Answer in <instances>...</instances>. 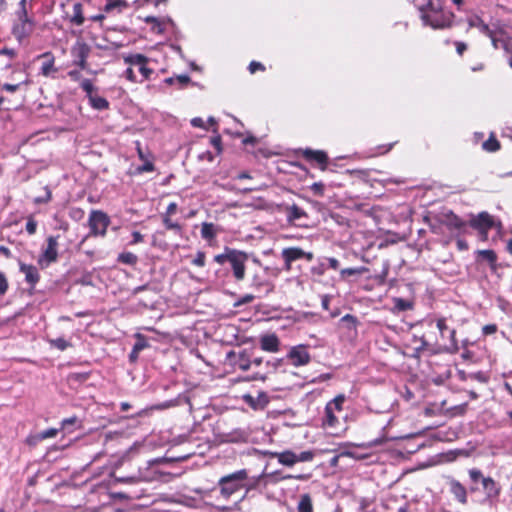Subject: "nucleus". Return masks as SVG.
Wrapping results in <instances>:
<instances>
[{
    "label": "nucleus",
    "mask_w": 512,
    "mask_h": 512,
    "mask_svg": "<svg viewBox=\"0 0 512 512\" xmlns=\"http://www.w3.org/2000/svg\"><path fill=\"white\" fill-rule=\"evenodd\" d=\"M421 13L424 25L433 29H444L451 25L453 14L441 8L439 0H413Z\"/></svg>",
    "instance_id": "nucleus-1"
},
{
    "label": "nucleus",
    "mask_w": 512,
    "mask_h": 512,
    "mask_svg": "<svg viewBox=\"0 0 512 512\" xmlns=\"http://www.w3.org/2000/svg\"><path fill=\"white\" fill-rule=\"evenodd\" d=\"M470 27L477 28L482 34L491 39L494 48H503L509 54V63L512 59V38L508 36L504 29H492L478 16H472L468 19Z\"/></svg>",
    "instance_id": "nucleus-2"
},
{
    "label": "nucleus",
    "mask_w": 512,
    "mask_h": 512,
    "mask_svg": "<svg viewBox=\"0 0 512 512\" xmlns=\"http://www.w3.org/2000/svg\"><path fill=\"white\" fill-rule=\"evenodd\" d=\"M26 6V0H21L11 28V33L19 44H23L35 30V21L28 15Z\"/></svg>",
    "instance_id": "nucleus-3"
},
{
    "label": "nucleus",
    "mask_w": 512,
    "mask_h": 512,
    "mask_svg": "<svg viewBox=\"0 0 512 512\" xmlns=\"http://www.w3.org/2000/svg\"><path fill=\"white\" fill-rule=\"evenodd\" d=\"M125 64L128 68L124 71L123 76L131 82L142 83L149 79L153 74L148 64V58L142 54H131L124 57Z\"/></svg>",
    "instance_id": "nucleus-4"
},
{
    "label": "nucleus",
    "mask_w": 512,
    "mask_h": 512,
    "mask_svg": "<svg viewBox=\"0 0 512 512\" xmlns=\"http://www.w3.org/2000/svg\"><path fill=\"white\" fill-rule=\"evenodd\" d=\"M248 473L245 469L238 470L229 475L223 476L218 481L219 493L221 497L228 500L233 494L243 488L247 490L253 488V485L247 483Z\"/></svg>",
    "instance_id": "nucleus-5"
},
{
    "label": "nucleus",
    "mask_w": 512,
    "mask_h": 512,
    "mask_svg": "<svg viewBox=\"0 0 512 512\" xmlns=\"http://www.w3.org/2000/svg\"><path fill=\"white\" fill-rule=\"evenodd\" d=\"M248 254L244 251L225 247L222 254H218L214 257V261L220 265L225 262H229L233 272V276L237 281H242L245 278L246 262L248 260Z\"/></svg>",
    "instance_id": "nucleus-6"
},
{
    "label": "nucleus",
    "mask_w": 512,
    "mask_h": 512,
    "mask_svg": "<svg viewBox=\"0 0 512 512\" xmlns=\"http://www.w3.org/2000/svg\"><path fill=\"white\" fill-rule=\"evenodd\" d=\"M109 223V218L105 213L98 210L92 211L89 216L90 233L95 236H104Z\"/></svg>",
    "instance_id": "nucleus-7"
},
{
    "label": "nucleus",
    "mask_w": 512,
    "mask_h": 512,
    "mask_svg": "<svg viewBox=\"0 0 512 512\" xmlns=\"http://www.w3.org/2000/svg\"><path fill=\"white\" fill-rule=\"evenodd\" d=\"M281 256L284 260L286 271L291 270V265L296 260L305 258L308 261H311L313 259V254L311 252H305L299 247L285 248L282 250Z\"/></svg>",
    "instance_id": "nucleus-8"
},
{
    "label": "nucleus",
    "mask_w": 512,
    "mask_h": 512,
    "mask_svg": "<svg viewBox=\"0 0 512 512\" xmlns=\"http://www.w3.org/2000/svg\"><path fill=\"white\" fill-rule=\"evenodd\" d=\"M74 58L73 63L82 70L88 67L87 59L90 54V47L85 42L77 41L71 49Z\"/></svg>",
    "instance_id": "nucleus-9"
},
{
    "label": "nucleus",
    "mask_w": 512,
    "mask_h": 512,
    "mask_svg": "<svg viewBox=\"0 0 512 512\" xmlns=\"http://www.w3.org/2000/svg\"><path fill=\"white\" fill-rule=\"evenodd\" d=\"M287 358L295 367L305 366L311 360V356L307 350V347L304 345L292 347L289 353L287 354Z\"/></svg>",
    "instance_id": "nucleus-10"
},
{
    "label": "nucleus",
    "mask_w": 512,
    "mask_h": 512,
    "mask_svg": "<svg viewBox=\"0 0 512 512\" xmlns=\"http://www.w3.org/2000/svg\"><path fill=\"white\" fill-rule=\"evenodd\" d=\"M436 326L440 332L442 338L446 337L448 334V339L450 341V346L447 348V351L451 353H456L459 350L458 343L456 340V331L455 329H449L446 324L445 318H440L437 320Z\"/></svg>",
    "instance_id": "nucleus-11"
},
{
    "label": "nucleus",
    "mask_w": 512,
    "mask_h": 512,
    "mask_svg": "<svg viewBox=\"0 0 512 512\" xmlns=\"http://www.w3.org/2000/svg\"><path fill=\"white\" fill-rule=\"evenodd\" d=\"M470 225L478 229L482 238L485 239L488 230L493 226V219L487 212H481L477 217L471 220Z\"/></svg>",
    "instance_id": "nucleus-12"
},
{
    "label": "nucleus",
    "mask_w": 512,
    "mask_h": 512,
    "mask_svg": "<svg viewBox=\"0 0 512 512\" xmlns=\"http://www.w3.org/2000/svg\"><path fill=\"white\" fill-rule=\"evenodd\" d=\"M483 490L486 495V499L489 502H494L500 495L501 487L491 477L483 478Z\"/></svg>",
    "instance_id": "nucleus-13"
},
{
    "label": "nucleus",
    "mask_w": 512,
    "mask_h": 512,
    "mask_svg": "<svg viewBox=\"0 0 512 512\" xmlns=\"http://www.w3.org/2000/svg\"><path fill=\"white\" fill-rule=\"evenodd\" d=\"M57 246V237L49 236L47 238V247L42 253L41 261H46L47 264L56 261L58 257Z\"/></svg>",
    "instance_id": "nucleus-14"
},
{
    "label": "nucleus",
    "mask_w": 512,
    "mask_h": 512,
    "mask_svg": "<svg viewBox=\"0 0 512 512\" xmlns=\"http://www.w3.org/2000/svg\"><path fill=\"white\" fill-rule=\"evenodd\" d=\"M449 491L459 503L467 504V489L459 481L450 479Z\"/></svg>",
    "instance_id": "nucleus-15"
},
{
    "label": "nucleus",
    "mask_w": 512,
    "mask_h": 512,
    "mask_svg": "<svg viewBox=\"0 0 512 512\" xmlns=\"http://www.w3.org/2000/svg\"><path fill=\"white\" fill-rule=\"evenodd\" d=\"M270 457L277 458L278 462L284 466L292 467L296 464V452L286 450L283 452H268Z\"/></svg>",
    "instance_id": "nucleus-16"
},
{
    "label": "nucleus",
    "mask_w": 512,
    "mask_h": 512,
    "mask_svg": "<svg viewBox=\"0 0 512 512\" xmlns=\"http://www.w3.org/2000/svg\"><path fill=\"white\" fill-rule=\"evenodd\" d=\"M38 59L43 60L40 72L43 76L48 77L52 73L56 72L57 69L54 67L55 58L50 52H45L38 56Z\"/></svg>",
    "instance_id": "nucleus-17"
},
{
    "label": "nucleus",
    "mask_w": 512,
    "mask_h": 512,
    "mask_svg": "<svg viewBox=\"0 0 512 512\" xmlns=\"http://www.w3.org/2000/svg\"><path fill=\"white\" fill-rule=\"evenodd\" d=\"M261 349L268 352H277L279 350V339L275 334H266L260 339Z\"/></svg>",
    "instance_id": "nucleus-18"
},
{
    "label": "nucleus",
    "mask_w": 512,
    "mask_h": 512,
    "mask_svg": "<svg viewBox=\"0 0 512 512\" xmlns=\"http://www.w3.org/2000/svg\"><path fill=\"white\" fill-rule=\"evenodd\" d=\"M20 271L25 275V280L34 285L39 280V273L35 266L21 263Z\"/></svg>",
    "instance_id": "nucleus-19"
},
{
    "label": "nucleus",
    "mask_w": 512,
    "mask_h": 512,
    "mask_svg": "<svg viewBox=\"0 0 512 512\" xmlns=\"http://www.w3.org/2000/svg\"><path fill=\"white\" fill-rule=\"evenodd\" d=\"M303 156L307 160L316 161L317 163L322 165V169H325V166H326V163H327V159H328L327 155L325 154V152L318 151V150L306 149L303 152Z\"/></svg>",
    "instance_id": "nucleus-20"
},
{
    "label": "nucleus",
    "mask_w": 512,
    "mask_h": 512,
    "mask_svg": "<svg viewBox=\"0 0 512 512\" xmlns=\"http://www.w3.org/2000/svg\"><path fill=\"white\" fill-rule=\"evenodd\" d=\"M243 400L253 409L263 408L267 403V398L264 393H260L257 398L246 394L243 396Z\"/></svg>",
    "instance_id": "nucleus-21"
},
{
    "label": "nucleus",
    "mask_w": 512,
    "mask_h": 512,
    "mask_svg": "<svg viewBox=\"0 0 512 512\" xmlns=\"http://www.w3.org/2000/svg\"><path fill=\"white\" fill-rule=\"evenodd\" d=\"M83 5L79 2L73 3L72 14L70 15V21L77 26H81L84 23Z\"/></svg>",
    "instance_id": "nucleus-22"
},
{
    "label": "nucleus",
    "mask_w": 512,
    "mask_h": 512,
    "mask_svg": "<svg viewBox=\"0 0 512 512\" xmlns=\"http://www.w3.org/2000/svg\"><path fill=\"white\" fill-rule=\"evenodd\" d=\"M288 222H294L303 217H307L306 212L297 205H291L286 208Z\"/></svg>",
    "instance_id": "nucleus-23"
},
{
    "label": "nucleus",
    "mask_w": 512,
    "mask_h": 512,
    "mask_svg": "<svg viewBox=\"0 0 512 512\" xmlns=\"http://www.w3.org/2000/svg\"><path fill=\"white\" fill-rule=\"evenodd\" d=\"M217 235V229L213 223L204 222L201 225V236L203 239L211 241Z\"/></svg>",
    "instance_id": "nucleus-24"
},
{
    "label": "nucleus",
    "mask_w": 512,
    "mask_h": 512,
    "mask_svg": "<svg viewBox=\"0 0 512 512\" xmlns=\"http://www.w3.org/2000/svg\"><path fill=\"white\" fill-rule=\"evenodd\" d=\"M297 512H313L312 499L309 494H303L300 496Z\"/></svg>",
    "instance_id": "nucleus-25"
},
{
    "label": "nucleus",
    "mask_w": 512,
    "mask_h": 512,
    "mask_svg": "<svg viewBox=\"0 0 512 512\" xmlns=\"http://www.w3.org/2000/svg\"><path fill=\"white\" fill-rule=\"evenodd\" d=\"M127 7V3L125 0H105L104 10L106 12H112L114 10L122 11V9Z\"/></svg>",
    "instance_id": "nucleus-26"
},
{
    "label": "nucleus",
    "mask_w": 512,
    "mask_h": 512,
    "mask_svg": "<svg viewBox=\"0 0 512 512\" xmlns=\"http://www.w3.org/2000/svg\"><path fill=\"white\" fill-rule=\"evenodd\" d=\"M89 102L91 106L97 110H104L107 109L109 106V102L105 98L98 96L96 94L89 98Z\"/></svg>",
    "instance_id": "nucleus-27"
},
{
    "label": "nucleus",
    "mask_w": 512,
    "mask_h": 512,
    "mask_svg": "<svg viewBox=\"0 0 512 512\" xmlns=\"http://www.w3.org/2000/svg\"><path fill=\"white\" fill-rule=\"evenodd\" d=\"M340 324L342 327L346 328L347 330H356L358 320L355 316L351 314H346L340 319Z\"/></svg>",
    "instance_id": "nucleus-28"
},
{
    "label": "nucleus",
    "mask_w": 512,
    "mask_h": 512,
    "mask_svg": "<svg viewBox=\"0 0 512 512\" xmlns=\"http://www.w3.org/2000/svg\"><path fill=\"white\" fill-rule=\"evenodd\" d=\"M446 225L450 228L461 229L464 227V221L452 212L446 216Z\"/></svg>",
    "instance_id": "nucleus-29"
},
{
    "label": "nucleus",
    "mask_w": 512,
    "mask_h": 512,
    "mask_svg": "<svg viewBox=\"0 0 512 512\" xmlns=\"http://www.w3.org/2000/svg\"><path fill=\"white\" fill-rule=\"evenodd\" d=\"M335 410L328 411V408L325 407V416L323 419V424L327 427H335L338 423V417L336 416Z\"/></svg>",
    "instance_id": "nucleus-30"
},
{
    "label": "nucleus",
    "mask_w": 512,
    "mask_h": 512,
    "mask_svg": "<svg viewBox=\"0 0 512 512\" xmlns=\"http://www.w3.org/2000/svg\"><path fill=\"white\" fill-rule=\"evenodd\" d=\"M344 401L345 397L343 395H338L333 400L328 402L326 407L328 408V411L335 410L337 412H341Z\"/></svg>",
    "instance_id": "nucleus-31"
},
{
    "label": "nucleus",
    "mask_w": 512,
    "mask_h": 512,
    "mask_svg": "<svg viewBox=\"0 0 512 512\" xmlns=\"http://www.w3.org/2000/svg\"><path fill=\"white\" fill-rule=\"evenodd\" d=\"M118 261L127 265H135L138 261V257L132 252H123L119 254Z\"/></svg>",
    "instance_id": "nucleus-32"
},
{
    "label": "nucleus",
    "mask_w": 512,
    "mask_h": 512,
    "mask_svg": "<svg viewBox=\"0 0 512 512\" xmlns=\"http://www.w3.org/2000/svg\"><path fill=\"white\" fill-rule=\"evenodd\" d=\"M49 343L60 351H64L71 346L70 342L62 337L51 339L49 340Z\"/></svg>",
    "instance_id": "nucleus-33"
},
{
    "label": "nucleus",
    "mask_w": 512,
    "mask_h": 512,
    "mask_svg": "<svg viewBox=\"0 0 512 512\" xmlns=\"http://www.w3.org/2000/svg\"><path fill=\"white\" fill-rule=\"evenodd\" d=\"M80 87L83 89V91L86 93L88 99L94 95L95 87L91 80L84 79L80 83Z\"/></svg>",
    "instance_id": "nucleus-34"
},
{
    "label": "nucleus",
    "mask_w": 512,
    "mask_h": 512,
    "mask_svg": "<svg viewBox=\"0 0 512 512\" xmlns=\"http://www.w3.org/2000/svg\"><path fill=\"white\" fill-rule=\"evenodd\" d=\"M394 307L398 311H406L412 308V304L403 298H395Z\"/></svg>",
    "instance_id": "nucleus-35"
},
{
    "label": "nucleus",
    "mask_w": 512,
    "mask_h": 512,
    "mask_svg": "<svg viewBox=\"0 0 512 512\" xmlns=\"http://www.w3.org/2000/svg\"><path fill=\"white\" fill-rule=\"evenodd\" d=\"M477 253L490 264H494L496 262L497 257L493 250H479Z\"/></svg>",
    "instance_id": "nucleus-36"
},
{
    "label": "nucleus",
    "mask_w": 512,
    "mask_h": 512,
    "mask_svg": "<svg viewBox=\"0 0 512 512\" xmlns=\"http://www.w3.org/2000/svg\"><path fill=\"white\" fill-rule=\"evenodd\" d=\"M499 147L500 144L495 138H489L483 143V148L489 152L497 151Z\"/></svg>",
    "instance_id": "nucleus-37"
},
{
    "label": "nucleus",
    "mask_w": 512,
    "mask_h": 512,
    "mask_svg": "<svg viewBox=\"0 0 512 512\" xmlns=\"http://www.w3.org/2000/svg\"><path fill=\"white\" fill-rule=\"evenodd\" d=\"M314 458V453L312 451H302L300 453H296V463L299 462H309Z\"/></svg>",
    "instance_id": "nucleus-38"
},
{
    "label": "nucleus",
    "mask_w": 512,
    "mask_h": 512,
    "mask_svg": "<svg viewBox=\"0 0 512 512\" xmlns=\"http://www.w3.org/2000/svg\"><path fill=\"white\" fill-rule=\"evenodd\" d=\"M365 271V268H345L340 271L342 277L360 275Z\"/></svg>",
    "instance_id": "nucleus-39"
},
{
    "label": "nucleus",
    "mask_w": 512,
    "mask_h": 512,
    "mask_svg": "<svg viewBox=\"0 0 512 512\" xmlns=\"http://www.w3.org/2000/svg\"><path fill=\"white\" fill-rule=\"evenodd\" d=\"M59 432V429L56 428H49L47 430H44L39 433L38 438L41 440L48 439V438H54Z\"/></svg>",
    "instance_id": "nucleus-40"
},
{
    "label": "nucleus",
    "mask_w": 512,
    "mask_h": 512,
    "mask_svg": "<svg viewBox=\"0 0 512 512\" xmlns=\"http://www.w3.org/2000/svg\"><path fill=\"white\" fill-rule=\"evenodd\" d=\"M206 262V255L203 251H198L192 263L198 267H204Z\"/></svg>",
    "instance_id": "nucleus-41"
},
{
    "label": "nucleus",
    "mask_w": 512,
    "mask_h": 512,
    "mask_svg": "<svg viewBox=\"0 0 512 512\" xmlns=\"http://www.w3.org/2000/svg\"><path fill=\"white\" fill-rule=\"evenodd\" d=\"M163 223H164L165 227L169 230H177V231L181 230V226L177 222H173L170 219V216H164Z\"/></svg>",
    "instance_id": "nucleus-42"
},
{
    "label": "nucleus",
    "mask_w": 512,
    "mask_h": 512,
    "mask_svg": "<svg viewBox=\"0 0 512 512\" xmlns=\"http://www.w3.org/2000/svg\"><path fill=\"white\" fill-rule=\"evenodd\" d=\"M469 476L473 482H477V481L481 480V482L483 483V478H485L483 476L482 472L476 468L469 470Z\"/></svg>",
    "instance_id": "nucleus-43"
},
{
    "label": "nucleus",
    "mask_w": 512,
    "mask_h": 512,
    "mask_svg": "<svg viewBox=\"0 0 512 512\" xmlns=\"http://www.w3.org/2000/svg\"><path fill=\"white\" fill-rule=\"evenodd\" d=\"M310 189L318 196H323L324 194V184L322 182L313 183Z\"/></svg>",
    "instance_id": "nucleus-44"
},
{
    "label": "nucleus",
    "mask_w": 512,
    "mask_h": 512,
    "mask_svg": "<svg viewBox=\"0 0 512 512\" xmlns=\"http://www.w3.org/2000/svg\"><path fill=\"white\" fill-rule=\"evenodd\" d=\"M37 229V222L33 218H28V221L26 223V231L28 234L33 235L35 234Z\"/></svg>",
    "instance_id": "nucleus-45"
},
{
    "label": "nucleus",
    "mask_w": 512,
    "mask_h": 512,
    "mask_svg": "<svg viewBox=\"0 0 512 512\" xmlns=\"http://www.w3.org/2000/svg\"><path fill=\"white\" fill-rule=\"evenodd\" d=\"M78 422V418L73 416L70 418L63 419L61 422V429H68L69 426H73Z\"/></svg>",
    "instance_id": "nucleus-46"
},
{
    "label": "nucleus",
    "mask_w": 512,
    "mask_h": 512,
    "mask_svg": "<svg viewBox=\"0 0 512 512\" xmlns=\"http://www.w3.org/2000/svg\"><path fill=\"white\" fill-rule=\"evenodd\" d=\"M70 217L76 221H79L84 217V211L80 208H73L70 211Z\"/></svg>",
    "instance_id": "nucleus-47"
},
{
    "label": "nucleus",
    "mask_w": 512,
    "mask_h": 512,
    "mask_svg": "<svg viewBox=\"0 0 512 512\" xmlns=\"http://www.w3.org/2000/svg\"><path fill=\"white\" fill-rule=\"evenodd\" d=\"M249 71L251 74H254L257 70H261V71H264L265 70V67L262 63L260 62H257V61H252L250 64H249V67H248Z\"/></svg>",
    "instance_id": "nucleus-48"
},
{
    "label": "nucleus",
    "mask_w": 512,
    "mask_h": 512,
    "mask_svg": "<svg viewBox=\"0 0 512 512\" xmlns=\"http://www.w3.org/2000/svg\"><path fill=\"white\" fill-rule=\"evenodd\" d=\"M153 170H154V165L150 161H146L143 165H141L137 168L138 173L152 172Z\"/></svg>",
    "instance_id": "nucleus-49"
},
{
    "label": "nucleus",
    "mask_w": 512,
    "mask_h": 512,
    "mask_svg": "<svg viewBox=\"0 0 512 512\" xmlns=\"http://www.w3.org/2000/svg\"><path fill=\"white\" fill-rule=\"evenodd\" d=\"M0 55L7 56L9 59H14L17 56L16 50L8 47L0 49Z\"/></svg>",
    "instance_id": "nucleus-50"
},
{
    "label": "nucleus",
    "mask_w": 512,
    "mask_h": 512,
    "mask_svg": "<svg viewBox=\"0 0 512 512\" xmlns=\"http://www.w3.org/2000/svg\"><path fill=\"white\" fill-rule=\"evenodd\" d=\"M341 455H345L346 457H351V458L357 459V460L365 458V455L359 454V453H357L355 451H351V450H344L341 452Z\"/></svg>",
    "instance_id": "nucleus-51"
},
{
    "label": "nucleus",
    "mask_w": 512,
    "mask_h": 512,
    "mask_svg": "<svg viewBox=\"0 0 512 512\" xmlns=\"http://www.w3.org/2000/svg\"><path fill=\"white\" fill-rule=\"evenodd\" d=\"M8 289V283L5 275L0 272V295H3L6 293Z\"/></svg>",
    "instance_id": "nucleus-52"
},
{
    "label": "nucleus",
    "mask_w": 512,
    "mask_h": 512,
    "mask_svg": "<svg viewBox=\"0 0 512 512\" xmlns=\"http://www.w3.org/2000/svg\"><path fill=\"white\" fill-rule=\"evenodd\" d=\"M146 346L147 343L143 339H139L133 347V354H139Z\"/></svg>",
    "instance_id": "nucleus-53"
},
{
    "label": "nucleus",
    "mask_w": 512,
    "mask_h": 512,
    "mask_svg": "<svg viewBox=\"0 0 512 512\" xmlns=\"http://www.w3.org/2000/svg\"><path fill=\"white\" fill-rule=\"evenodd\" d=\"M115 480L120 483H137L139 481V477H115Z\"/></svg>",
    "instance_id": "nucleus-54"
},
{
    "label": "nucleus",
    "mask_w": 512,
    "mask_h": 512,
    "mask_svg": "<svg viewBox=\"0 0 512 512\" xmlns=\"http://www.w3.org/2000/svg\"><path fill=\"white\" fill-rule=\"evenodd\" d=\"M20 83L19 84H9V83H5L2 87L3 90L7 91V92H10V93H14L16 92L19 87H20Z\"/></svg>",
    "instance_id": "nucleus-55"
},
{
    "label": "nucleus",
    "mask_w": 512,
    "mask_h": 512,
    "mask_svg": "<svg viewBox=\"0 0 512 512\" xmlns=\"http://www.w3.org/2000/svg\"><path fill=\"white\" fill-rule=\"evenodd\" d=\"M50 199H51V192H50V190L46 189L45 196L35 198V203H37V204L46 203Z\"/></svg>",
    "instance_id": "nucleus-56"
},
{
    "label": "nucleus",
    "mask_w": 512,
    "mask_h": 512,
    "mask_svg": "<svg viewBox=\"0 0 512 512\" xmlns=\"http://www.w3.org/2000/svg\"><path fill=\"white\" fill-rule=\"evenodd\" d=\"M191 125L193 127H197V128H204V129L206 128L203 119L200 117L193 118L191 120Z\"/></svg>",
    "instance_id": "nucleus-57"
},
{
    "label": "nucleus",
    "mask_w": 512,
    "mask_h": 512,
    "mask_svg": "<svg viewBox=\"0 0 512 512\" xmlns=\"http://www.w3.org/2000/svg\"><path fill=\"white\" fill-rule=\"evenodd\" d=\"M496 330H497V327H496V325H494V324L485 325V326L483 327V333H484L485 335L493 334V333H495V332H496Z\"/></svg>",
    "instance_id": "nucleus-58"
},
{
    "label": "nucleus",
    "mask_w": 512,
    "mask_h": 512,
    "mask_svg": "<svg viewBox=\"0 0 512 512\" xmlns=\"http://www.w3.org/2000/svg\"><path fill=\"white\" fill-rule=\"evenodd\" d=\"M326 261L328 262V267L334 270H337L339 268V261L336 258H326Z\"/></svg>",
    "instance_id": "nucleus-59"
},
{
    "label": "nucleus",
    "mask_w": 512,
    "mask_h": 512,
    "mask_svg": "<svg viewBox=\"0 0 512 512\" xmlns=\"http://www.w3.org/2000/svg\"><path fill=\"white\" fill-rule=\"evenodd\" d=\"M331 301V296L323 295L321 298V305L324 310H329V305Z\"/></svg>",
    "instance_id": "nucleus-60"
},
{
    "label": "nucleus",
    "mask_w": 512,
    "mask_h": 512,
    "mask_svg": "<svg viewBox=\"0 0 512 512\" xmlns=\"http://www.w3.org/2000/svg\"><path fill=\"white\" fill-rule=\"evenodd\" d=\"M132 238V244H137L143 241V235L138 231H134L132 233Z\"/></svg>",
    "instance_id": "nucleus-61"
},
{
    "label": "nucleus",
    "mask_w": 512,
    "mask_h": 512,
    "mask_svg": "<svg viewBox=\"0 0 512 512\" xmlns=\"http://www.w3.org/2000/svg\"><path fill=\"white\" fill-rule=\"evenodd\" d=\"M310 475L307 474H299V475H286L282 479H298V480H307Z\"/></svg>",
    "instance_id": "nucleus-62"
},
{
    "label": "nucleus",
    "mask_w": 512,
    "mask_h": 512,
    "mask_svg": "<svg viewBox=\"0 0 512 512\" xmlns=\"http://www.w3.org/2000/svg\"><path fill=\"white\" fill-rule=\"evenodd\" d=\"M177 210V204L176 203H170L166 209V213L164 216H171L173 215Z\"/></svg>",
    "instance_id": "nucleus-63"
},
{
    "label": "nucleus",
    "mask_w": 512,
    "mask_h": 512,
    "mask_svg": "<svg viewBox=\"0 0 512 512\" xmlns=\"http://www.w3.org/2000/svg\"><path fill=\"white\" fill-rule=\"evenodd\" d=\"M326 270V266L324 263H321L318 267H314L312 271L318 275H323Z\"/></svg>",
    "instance_id": "nucleus-64"
}]
</instances>
